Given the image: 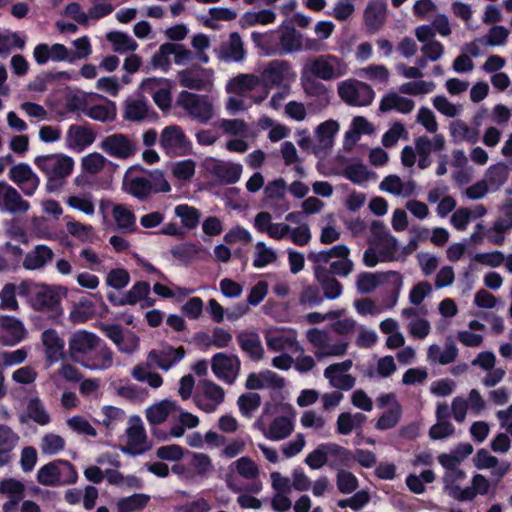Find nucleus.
<instances>
[{
    "instance_id": "obj_15",
    "label": "nucleus",
    "mask_w": 512,
    "mask_h": 512,
    "mask_svg": "<svg viewBox=\"0 0 512 512\" xmlns=\"http://www.w3.org/2000/svg\"><path fill=\"white\" fill-rule=\"evenodd\" d=\"M0 343L5 346H14L26 337L24 324L14 316L5 315L0 318Z\"/></svg>"
},
{
    "instance_id": "obj_28",
    "label": "nucleus",
    "mask_w": 512,
    "mask_h": 512,
    "mask_svg": "<svg viewBox=\"0 0 512 512\" xmlns=\"http://www.w3.org/2000/svg\"><path fill=\"white\" fill-rule=\"evenodd\" d=\"M138 423L133 424L127 429V437L129 440V446L126 450V453L131 454L133 456L140 455L144 453L148 448H139V445L145 444L147 440L145 429L141 423L139 417L136 418Z\"/></svg>"
},
{
    "instance_id": "obj_20",
    "label": "nucleus",
    "mask_w": 512,
    "mask_h": 512,
    "mask_svg": "<svg viewBox=\"0 0 512 512\" xmlns=\"http://www.w3.org/2000/svg\"><path fill=\"white\" fill-rule=\"evenodd\" d=\"M96 132L88 122L83 125L73 124L68 128L66 141L70 148L83 150L93 144Z\"/></svg>"
},
{
    "instance_id": "obj_38",
    "label": "nucleus",
    "mask_w": 512,
    "mask_h": 512,
    "mask_svg": "<svg viewBox=\"0 0 512 512\" xmlns=\"http://www.w3.org/2000/svg\"><path fill=\"white\" fill-rule=\"evenodd\" d=\"M58 459L43 465L37 472L38 483L44 486H59Z\"/></svg>"
},
{
    "instance_id": "obj_27",
    "label": "nucleus",
    "mask_w": 512,
    "mask_h": 512,
    "mask_svg": "<svg viewBox=\"0 0 512 512\" xmlns=\"http://www.w3.org/2000/svg\"><path fill=\"white\" fill-rule=\"evenodd\" d=\"M251 39L255 46L259 48L264 55H279V34L277 31L267 33L252 32Z\"/></svg>"
},
{
    "instance_id": "obj_47",
    "label": "nucleus",
    "mask_w": 512,
    "mask_h": 512,
    "mask_svg": "<svg viewBox=\"0 0 512 512\" xmlns=\"http://www.w3.org/2000/svg\"><path fill=\"white\" fill-rule=\"evenodd\" d=\"M150 497L146 494H133L132 496L122 498L118 502L120 512H131L143 509L149 502Z\"/></svg>"
},
{
    "instance_id": "obj_60",
    "label": "nucleus",
    "mask_w": 512,
    "mask_h": 512,
    "mask_svg": "<svg viewBox=\"0 0 512 512\" xmlns=\"http://www.w3.org/2000/svg\"><path fill=\"white\" fill-rule=\"evenodd\" d=\"M68 426L75 432L91 437L97 436L96 429L82 416H73L67 420Z\"/></svg>"
},
{
    "instance_id": "obj_52",
    "label": "nucleus",
    "mask_w": 512,
    "mask_h": 512,
    "mask_svg": "<svg viewBox=\"0 0 512 512\" xmlns=\"http://www.w3.org/2000/svg\"><path fill=\"white\" fill-rule=\"evenodd\" d=\"M130 282V275L126 269H111L106 276V284L116 290L125 288Z\"/></svg>"
},
{
    "instance_id": "obj_35",
    "label": "nucleus",
    "mask_w": 512,
    "mask_h": 512,
    "mask_svg": "<svg viewBox=\"0 0 512 512\" xmlns=\"http://www.w3.org/2000/svg\"><path fill=\"white\" fill-rule=\"evenodd\" d=\"M509 171L504 162L491 165L485 175V180L491 191L498 190L508 179Z\"/></svg>"
},
{
    "instance_id": "obj_17",
    "label": "nucleus",
    "mask_w": 512,
    "mask_h": 512,
    "mask_svg": "<svg viewBox=\"0 0 512 512\" xmlns=\"http://www.w3.org/2000/svg\"><path fill=\"white\" fill-rule=\"evenodd\" d=\"M81 360L80 365L89 370H106L112 366L113 353L106 342L100 339V344L95 345Z\"/></svg>"
},
{
    "instance_id": "obj_16",
    "label": "nucleus",
    "mask_w": 512,
    "mask_h": 512,
    "mask_svg": "<svg viewBox=\"0 0 512 512\" xmlns=\"http://www.w3.org/2000/svg\"><path fill=\"white\" fill-rule=\"evenodd\" d=\"M0 208L10 213H25L30 204L20 193L5 181H0Z\"/></svg>"
},
{
    "instance_id": "obj_64",
    "label": "nucleus",
    "mask_w": 512,
    "mask_h": 512,
    "mask_svg": "<svg viewBox=\"0 0 512 512\" xmlns=\"http://www.w3.org/2000/svg\"><path fill=\"white\" fill-rule=\"evenodd\" d=\"M237 472L246 479H253L258 476L259 469L255 462L249 457H241L235 461Z\"/></svg>"
},
{
    "instance_id": "obj_33",
    "label": "nucleus",
    "mask_w": 512,
    "mask_h": 512,
    "mask_svg": "<svg viewBox=\"0 0 512 512\" xmlns=\"http://www.w3.org/2000/svg\"><path fill=\"white\" fill-rule=\"evenodd\" d=\"M84 114L95 121L105 123L113 122L116 119L117 110L114 102L107 101L106 104H97L86 107Z\"/></svg>"
},
{
    "instance_id": "obj_48",
    "label": "nucleus",
    "mask_w": 512,
    "mask_h": 512,
    "mask_svg": "<svg viewBox=\"0 0 512 512\" xmlns=\"http://www.w3.org/2000/svg\"><path fill=\"white\" fill-rule=\"evenodd\" d=\"M276 259V252L268 248L264 242L260 241L256 244V254L253 260V266L255 268H263L276 261Z\"/></svg>"
},
{
    "instance_id": "obj_14",
    "label": "nucleus",
    "mask_w": 512,
    "mask_h": 512,
    "mask_svg": "<svg viewBox=\"0 0 512 512\" xmlns=\"http://www.w3.org/2000/svg\"><path fill=\"white\" fill-rule=\"evenodd\" d=\"M41 341L44 346L45 360L48 365H53L60 360L66 359L65 341L58 332L49 328L42 332Z\"/></svg>"
},
{
    "instance_id": "obj_36",
    "label": "nucleus",
    "mask_w": 512,
    "mask_h": 512,
    "mask_svg": "<svg viewBox=\"0 0 512 512\" xmlns=\"http://www.w3.org/2000/svg\"><path fill=\"white\" fill-rule=\"evenodd\" d=\"M204 70L199 68L198 70L194 69H184L178 73L179 83L182 87L202 91L206 87V81L201 76V73Z\"/></svg>"
},
{
    "instance_id": "obj_12",
    "label": "nucleus",
    "mask_w": 512,
    "mask_h": 512,
    "mask_svg": "<svg viewBox=\"0 0 512 512\" xmlns=\"http://www.w3.org/2000/svg\"><path fill=\"white\" fill-rule=\"evenodd\" d=\"M385 282H391L397 288H400L402 286V276L397 271L381 273L361 272L357 278V289L360 293L368 294Z\"/></svg>"
},
{
    "instance_id": "obj_7",
    "label": "nucleus",
    "mask_w": 512,
    "mask_h": 512,
    "mask_svg": "<svg viewBox=\"0 0 512 512\" xmlns=\"http://www.w3.org/2000/svg\"><path fill=\"white\" fill-rule=\"evenodd\" d=\"M143 92L149 94L163 112L169 111L172 104V84L165 78H147L141 83Z\"/></svg>"
},
{
    "instance_id": "obj_40",
    "label": "nucleus",
    "mask_w": 512,
    "mask_h": 512,
    "mask_svg": "<svg viewBox=\"0 0 512 512\" xmlns=\"http://www.w3.org/2000/svg\"><path fill=\"white\" fill-rule=\"evenodd\" d=\"M258 83V79L256 76L252 74H241L235 78H233L227 84V92L229 93H242L245 91L253 90Z\"/></svg>"
},
{
    "instance_id": "obj_5",
    "label": "nucleus",
    "mask_w": 512,
    "mask_h": 512,
    "mask_svg": "<svg viewBox=\"0 0 512 512\" xmlns=\"http://www.w3.org/2000/svg\"><path fill=\"white\" fill-rule=\"evenodd\" d=\"M66 290L61 286H49L42 284L36 286V290L31 299L32 307L37 311L48 310L61 314V299Z\"/></svg>"
},
{
    "instance_id": "obj_2",
    "label": "nucleus",
    "mask_w": 512,
    "mask_h": 512,
    "mask_svg": "<svg viewBox=\"0 0 512 512\" xmlns=\"http://www.w3.org/2000/svg\"><path fill=\"white\" fill-rule=\"evenodd\" d=\"M177 105L182 107L192 119L201 124H207L213 117V105L206 95H198L183 90L178 95Z\"/></svg>"
},
{
    "instance_id": "obj_25",
    "label": "nucleus",
    "mask_w": 512,
    "mask_h": 512,
    "mask_svg": "<svg viewBox=\"0 0 512 512\" xmlns=\"http://www.w3.org/2000/svg\"><path fill=\"white\" fill-rule=\"evenodd\" d=\"M302 49V35L292 25H282L279 35V50L281 55L300 51Z\"/></svg>"
},
{
    "instance_id": "obj_55",
    "label": "nucleus",
    "mask_w": 512,
    "mask_h": 512,
    "mask_svg": "<svg viewBox=\"0 0 512 512\" xmlns=\"http://www.w3.org/2000/svg\"><path fill=\"white\" fill-rule=\"evenodd\" d=\"M435 89V84L433 82H426L423 80L407 82L400 86V92L408 95H419V94H427L432 92Z\"/></svg>"
},
{
    "instance_id": "obj_63",
    "label": "nucleus",
    "mask_w": 512,
    "mask_h": 512,
    "mask_svg": "<svg viewBox=\"0 0 512 512\" xmlns=\"http://www.w3.org/2000/svg\"><path fill=\"white\" fill-rule=\"evenodd\" d=\"M35 173L27 163H19L10 168L9 179L18 186L27 182Z\"/></svg>"
},
{
    "instance_id": "obj_11",
    "label": "nucleus",
    "mask_w": 512,
    "mask_h": 512,
    "mask_svg": "<svg viewBox=\"0 0 512 512\" xmlns=\"http://www.w3.org/2000/svg\"><path fill=\"white\" fill-rule=\"evenodd\" d=\"M302 86L307 97L311 99L308 107L314 111H321L330 104V92L327 87L317 79L304 74Z\"/></svg>"
},
{
    "instance_id": "obj_59",
    "label": "nucleus",
    "mask_w": 512,
    "mask_h": 512,
    "mask_svg": "<svg viewBox=\"0 0 512 512\" xmlns=\"http://www.w3.org/2000/svg\"><path fill=\"white\" fill-rule=\"evenodd\" d=\"M175 44L164 43L159 50L152 56V64L155 67L167 69L170 66L169 56L175 52Z\"/></svg>"
},
{
    "instance_id": "obj_4",
    "label": "nucleus",
    "mask_w": 512,
    "mask_h": 512,
    "mask_svg": "<svg viewBox=\"0 0 512 512\" xmlns=\"http://www.w3.org/2000/svg\"><path fill=\"white\" fill-rule=\"evenodd\" d=\"M343 62L334 55L318 56L310 59L304 66L305 73H310L311 77L330 81L340 77L343 74L341 67Z\"/></svg>"
},
{
    "instance_id": "obj_56",
    "label": "nucleus",
    "mask_w": 512,
    "mask_h": 512,
    "mask_svg": "<svg viewBox=\"0 0 512 512\" xmlns=\"http://www.w3.org/2000/svg\"><path fill=\"white\" fill-rule=\"evenodd\" d=\"M75 51L70 50L69 63H74L78 59H85L92 53L90 40L87 36H82L73 41Z\"/></svg>"
},
{
    "instance_id": "obj_30",
    "label": "nucleus",
    "mask_w": 512,
    "mask_h": 512,
    "mask_svg": "<svg viewBox=\"0 0 512 512\" xmlns=\"http://www.w3.org/2000/svg\"><path fill=\"white\" fill-rule=\"evenodd\" d=\"M112 216L117 227L123 231L132 233L137 230L136 216L134 212L123 204H115L112 210Z\"/></svg>"
},
{
    "instance_id": "obj_46",
    "label": "nucleus",
    "mask_w": 512,
    "mask_h": 512,
    "mask_svg": "<svg viewBox=\"0 0 512 512\" xmlns=\"http://www.w3.org/2000/svg\"><path fill=\"white\" fill-rule=\"evenodd\" d=\"M24 485L22 482L8 478L0 483V493L7 494L12 498V504H17L24 496Z\"/></svg>"
},
{
    "instance_id": "obj_31",
    "label": "nucleus",
    "mask_w": 512,
    "mask_h": 512,
    "mask_svg": "<svg viewBox=\"0 0 512 512\" xmlns=\"http://www.w3.org/2000/svg\"><path fill=\"white\" fill-rule=\"evenodd\" d=\"M221 58L231 61H241L244 59L245 50L241 36L238 32H232L229 36V43L220 48Z\"/></svg>"
},
{
    "instance_id": "obj_37",
    "label": "nucleus",
    "mask_w": 512,
    "mask_h": 512,
    "mask_svg": "<svg viewBox=\"0 0 512 512\" xmlns=\"http://www.w3.org/2000/svg\"><path fill=\"white\" fill-rule=\"evenodd\" d=\"M175 408V403L169 400H163L158 404L152 405L146 410V419L151 425H158L166 421L170 412Z\"/></svg>"
},
{
    "instance_id": "obj_23",
    "label": "nucleus",
    "mask_w": 512,
    "mask_h": 512,
    "mask_svg": "<svg viewBox=\"0 0 512 512\" xmlns=\"http://www.w3.org/2000/svg\"><path fill=\"white\" fill-rule=\"evenodd\" d=\"M185 356V349L183 347L174 348L167 346L162 350H151L149 358L157 364L162 370H169L172 366L180 362Z\"/></svg>"
},
{
    "instance_id": "obj_51",
    "label": "nucleus",
    "mask_w": 512,
    "mask_h": 512,
    "mask_svg": "<svg viewBox=\"0 0 512 512\" xmlns=\"http://www.w3.org/2000/svg\"><path fill=\"white\" fill-rule=\"evenodd\" d=\"M512 228V220H504L502 218L495 221L493 227L488 231L487 237L489 241L495 245L504 243V233Z\"/></svg>"
},
{
    "instance_id": "obj_13",
    "label": "nucleus",
    "mask_w": 512,
    "mask_h": 512,
    "mask_svg": "<svg viewBox=\"0 0 512 512\" xmlns=\"http://www.w3.org/2000/svg\"><path fill=\"white\" fill-rule=\"evenodd\" d=\"M159 144L167 154L186 153L191 146V142L178 125L165 127L161 132Z\"/></svg>"
},
{
    "instance_id": "obj_21",
    "label": "nucleus",
    "mask_w": 512,
    "mask_h": 512,
    "mask_svg": "<svg viewBox=\"0 0 512 512\" xmlns=\"http://www.w3.org/2000/svg\"><path fill=\"white\" fill-rule=\"evenodd\" d=\"M240 349L254 362L264 357V348L257 332L241 331L236 336Z\"/></svg>"
},
{
    "instance_id": "obj_18",
    "label": "nucleus",
    "mask_w": 512,
    "mask_h": 512,
    "mask_svg": "<svg viewBox=\"0 0 512 512\" xmlns=\"http://www.w3.org/2000/svg\"><path fill=\"white\" fill-rule=\"evenodd\" d=\"M363 19L369 33L378 32L387 19V1L370 0L364 10Z\"/></svg>"
},
{
    "instance_id": "obj_42",
    "label": "nucleus",
    "mask_w": 512,
    "mask_h": 512,
    "mask_svg": "<svg viewBox=\"0 0 512 512\" xmlns=\"http://www.w3.org/2000/svg\"><path fill=\"white\" fill-rule=\"evenodd\" d=\"M28 417L39 425H47L51 418L47 413L42 401L38 398H31L27 404Z\"/></svg>"
},
{
    "instance_id": "obj_54",
    "label": "nucleus",
    "mask_w": 512,
    "mask_h": 512,
    "mask_svg": "<svg viewBox=\"0 0 512 512\" xmlns=\"http://www.w3.org/2000/svg\"><path fill=\"white\" fill-rule=\"evenodd\" d=\"M59 485L74 484L78 479V473L74 465L68 460L58 459Z\"/></svg>"
},
{
    "instance_id": "obj_53",
    "label": "nucleus",
    "mask_w": 512,
    "mask_h": 512,
    "mask_svg": "<svg viewBox=\"0 0 512 512\" xmlns=\"http://www.w3.org/2000/svg\"><path fill=\"white\" fill-rule=\"evenodd\" d=\"M151 290L150 284L146 281H137L130 290L125 293L127 305H135L141 299L149 295Z\"/></svg>"
},
{
    "instance_id": "obj_19",
    "label": "nucleus",
    "mask_w": 512,
    "mask_h": 512,
    "mask_svg": "<svg viewBox=\"0 0 512 512\" xmlns=\"http://www.w3.org/2000/svg\"><path fill=\"white\" fill-rule=\"evenodd\" d=\"M123 118L132 122L148 120L156 122L159 119L158 113L142 99H131L125 102Z\"/></svg>"
},
{
    "instance_id": "obj_58",
    "label": "nucleus",
    "mask_w": 512,
    "mask_h": 512,
    "mask_svg": "<svg viewBox=\"0 0 512 512\" xmlns=\"http://www.w3.org/2000/svg\"><path fill=\"white\" fill-rule=\"evenodd\" d=\"M94 316V305L90 300H81L74 306L71 318L75 322H85Z\"/></svg>"
},
{
    "instance_id": "obj_1",
    "label": "nucleus",
    "mask_w": 512,
    "mask_h": 512,
    "mask_svg": "<svg viewBox=\"0 0 512 512\" xmlns=\"http://www.w3.org/2000/svg\"><path fill=\"white\" fill-rule=\"evenodd\" d=\"M329 456L336 457L340 466L349 467L352 463V452L336 443L319 444L306 456L305 463L311 469H320L327 464Z\"/></svg>"
},
{
    "instance_id": "obj_6",
    "label": "nucleus",
    "mask_w": 512,
    "mask_h": 512,
    "mask_svg": "<svg viewBox=\"0 0 512 512\" xmlns=\"http://www.w3.org/2000/svg\"><path fill=\"white\" fill-rule=\"evenodd\" d=\"M34 164L46 176L67 177L74 167L72 157L64 154L39 155L35 157Z\"/></svg>"
},
{
    "instance_id": "obj_62",
    "label": "nucleus",
    "mask_w": 512,
    "mask_h": 512,
    "mask_svg": "<svg viewBox=\"0 0 512 512\" xmlns=\"http://www.w3.org/2000/svg\"><path fill=\"white\" fill-rule=\"evenodd\" d=\"M0 307L3 309L17 310L18 302L16 299V286L13 283H7L0 292Z\"/></svg>"
},
{
    "instance_id": "obj_3",
    "label": "nucleus",
    "mask_w": 512,
    "mask_h": 512,
    "mask_svg": "<svg viewBox=\"0 0 512 512\" xmlns=\"http://www.w3.org/2000/svg\"><path fill=\"white\" fill-rule=\"evenodd\" d=\"M338 95L346 104L354 107L369 106L375 98L373 88L358 80L341 82L338 86Z\"/></svg>"
},
{
    "instance_id": "obj_43",
    "label": "nucleus",
    "mask_w": 512,
    "mask_h": 512,
    "mask_svg": "<svg viewBox=\"0 0 512 512\" xmlns=\"http://www.w3.org/2000/svg\"><path fill=\"white\" fill-rule=\"evenodd\" d=\"M237 404L241 414L250 417L261 405V397L258 393L248 392L239 396Z\"/></svg>"
},
{
    "instance_id": "obj_49",
    "label": "nucleus",
    "mask_w": 512,
    "mask_h": 512,
    "mask_svg": "<svg viewBox=\"0 0 512 512\" xmlns=\"http://www.w3.org/2000/svg\"><path fill=\"white\" fill-rule=\"evenodd\" d=\"M401 418V406L395 402V406L384 412L377 420L376 428L379 430H388L394 428Z\"/></svg>"
},
{
    "instance_id": "obj_22",
    "label": "nucleus",
    "mask_w": 512,
    "mask_h": 512,
    "mask_svg": "<svg viewBox=\"0 0 512 512\" xmlns=\"http://www.w3.org/2000/svg\"><path fill=\"white\" fill-rule=\"evenodd\" d=\"M291 70V64L286 60L270 61L261 73V78L266 86H279Z\"/></svg>"
},
{
    "instance_id": "obj_29",
    "label": "nucleus",
    "mask_w": 512,
    "mask_h": 512,
    "mask_svg": "<svg viewBox=\"0 0 512 512\" xmlns=\"http://www.w3.org/2000/svg\"><path fill=\"white\" fill-rule=\"evenodd\" d=\"M212 173L222 184H235L241 177L242 165L237 163H219L213 167Z\"/></svg>"
},
{
    "instance_id": "obj_50",
    "label": "nucleus",
    "mask_w": 512,
    "mask_h": 512,
    "mask_svg": "<svg viewBox=\"0 0 512 512\" xmlns=\"http://www.w3.org/2000/svg\"><path fill=\"white\" fill-rule=\"evenodd\" d=\"M336 484L338 490L343 494H350L359 486L357 477L352 472L346 470H340L337 473Z\"/></svg>"
},
{
    "instance_id": "obj_32",
    "label": "nucleus",
    "mask_w": 512,
    "mask_h": 512,
    "mask_svg": "<svg viewBox=\"0 0 512 512\" xmlns=\"http://www.w3.org/2000/svg\"><path fill=\"white\" fill-rule=\"evenodd\" d=\"M293 431V423L285 416L276 417L269 425L268 430H264L266 438L279 441L288 437Z\"/></svg>"
},
{
    "instance_id": "obj_24",
    "label": "nucleus",
    "mask_w": 512,
    "mask_h": 512,
    "mask_svg": "<svg viewBox=\"0 0 512 512\" xmlns=\"http://www.w3.org/2000/svg\"><path fill=\"white\" fill-rule=\"evenodd\" d=\"M53 257L54 252L49 246L39 244L26 254L23 260V267L27 270H37L50 263Z\"/></svg>"
},
{
    "instance_id": "obj_8",
    "label": "nucleus",
    "mask_w": 512,
    "mask_h": 512,
    "mask_svg": "<svg viewBox=\"0 0 512 512\" xmlns=\"http://www.w3.org/2000/svg\"><path fill=\"white\" fill-rule=\"evenodd\" d=\"M241 362L237 355H227L223 352L216 353L211 360V369L214 375L226 382L233 384L240 372Z\"/></svg>"
},
{
    "instance_id": "obj_61",
    "label": "nucleus",
    "mask_w": 512,
    "mask_h": 512,
    "mask_svg": "<svg viewBox=\"0 0 512 512\" xmlns=\"http://www.w3.org/2000/svg\"><path fill=\"white\" fill-rule=\"evenodd\" d=\"M105 163L106 158L103 155L93 152L82 159V168L88 173L95 174L104 168Z\"/></svg>"
},
{
    "instance_id": "obj_34",
    "label": "nucleus",
    "mask_w": 512,
    "mask_h": 512,
    "mask_svg": "<svg viewBox=\"0 0 512 512\" xmlns=\"http://www.w3.org/2000/svg\"><path fill=\"white\" fill-rule=\"evenodd\" d=\"M106 39L111 43L113 51L119 54L134 52L138 48L137 42L130 35L121 31L109 32Z\"/></svg>"
},
{
    "instance_id": "obj_45",
    "label": "nucleus",
    "mask_w": 512,
    "mask_h": 512,
    "mask_svg": "<svg viewBox=\"0 0 512 512\" xmlns=\"http://www.w3.org/2000/svg\"><path fill=\"white\" fill-rule=\"evenodd\" d=\"M203 392L206 398L214 401L213 405L203 408L206 412H213L216 406L224 400V389L212 381L206 380L203 382Z\"/></svg>"
},
{
    "instance_id": "obj_57",
    "label": "nucleus",
    "mask_w": 512,
    "mask_h": 512,
    "mask_svg": "<svg viewBox=\"0 0 512 512\" xmlns=\"http://www.w3.org/2000/svg\"><path fill=\"white\" fill-rule=\"evenodd\" d=\"M140 169L142 170V168ZM145 172L148 174V179L150 180V185L152 186L151 193H167L171 190V186L169 182L165 179L164 173L161 170H145Z\"/></svg>"
},
{
    "instance_id": "obj_9",
    "label": "nucleus",
    "mask_w": 512,
    "mask_h": 512,
    "mask_svg": "<svg viewBox=\"0 0 512 512\" xmlns=\"http://www.w3.org/2000/svg\"><path fill=\"white\" fill-rule=\"evenodd\" d=\"M99 147L104 153L117 159L130 158L137 151L135 143L128 135L123 133H115L105 137Z\"/></svg>"
},
{
    "instance_id": "obj_10",
    "label": "nucleus",
    "mask_w": 512,
    "mask_h": 512,
    "mask_svg": "<svg viewBox=\"0 0 512 512\" xmlns=\"http://www.w3.org/2000/svg\"><path fill=\"white\" fill-rule=\"evenodd\" d=\"M100 337L86 330L73 333L69 339L68 352L71 361L80 364L95 345L100 344Z\"/></svg>"
},
{
    "instance_id": "obj_26",
    "label": "nucleus",
    "mask_w": 512,
    "mask_h": 512,
    "mask_svg": "<svg viewBox=\"0 0 512 512\" xmlns=\"http://www.w3.org/2000/svg\"><path fill=\"white\" fill-rule=\"evenodd\" d=\"M150 180L143 176H135L128 179L125 175L123 180V190L134 198L145 201L151 196L152 186Z\"/></svg>"
},
{
    "instance_id": "obj_41",
    "label": "nucleus",
    "mask_w": 512,
    "mask_h": 512,
    "mask_svg": "<svg viewBox=\"0 0 512 512\" xmlns=\"http://www.w3.org/2000/svg\"><path fill=\"white\" fill-rule=\"evenodd\" d=\"M175 214L181 218L182 225L187 229H194L199 224L200 212L195 207L187 204L177 205Z\"/></svg>"
},
{
    "instance_id": "obj_44",
    "label": "nucleus",
    "mask_w": 512,
    "mask_h": 512,
    "mask_svg": "<svg viewBox=\"0 0 512 512\" xmlns=\"http://www.w3.org/2000/svg\"><path fill=\"white\" fill-rule=\"evenodd\" d=\"M339 130V125L334 120L321 123L316 129V136L323 147H331L333 138Z\"/></svg>"
},
{
    "instance_id": "obj_39",
    "label": "nucleus",
    "mask_w": 512,
    "mask_h": 512,
    "mask_svg": "<svg viewBox=\"0 0 512 512\" xmlns=\"http://www.w3.org/2000/svg\"><path fill=\"white\" fill-rule=\"evenodd\" d=\"M341 175L352 183L361 185L369 179L370 171L367 166L361 162L347 165L341 172Z\"/></svg>"
}]
</instances>
